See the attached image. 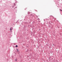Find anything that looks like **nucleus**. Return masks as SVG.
<instances>
[{"mask_svg": "<svg viewBox=\"0 0 62 62\" xmlns=\"http://www.w3.org/2000/svg\"><path fill=\"white\" fill-rule=\"evenodd\" d=\"M14 5L15 7V6H16V7H17V4H16L15 3L14 4Z\"/></svg>", "mask_w": 62, "mask_h": 62, "instance_id": "obj_1", "label": "nucleus"}, {"mask_svg": "<svg viewBox=\"0 0 62 62\" xmlns=\"http://www.w3.org/2000/svg\"><path fill=\"white\" fill-rule=\"evenodd\" d=\"M10 30H12V28H11L10 29Z\"/></svg>", "mask_w": 62, "mask_h": 62, "instance_id": "obj_2", "label": "nucleus"}, {"mask_svg": "<svg viewBox=\"0 0 62 62\" xmlns=\"http://www.w3.org/2000/svg\"><path fill=\"white\" fill-rule=\"evenodd\" d=\"M18 47V46L17 45H16V47Z\"/></svg>", "mask_w": 62, "mask_h": 62, "instance_id": "obj_3", "label": "nucleus"}, {"mask_svg": "<svg viewBox=\"0 0 62 62\" xmlns=\"http://www.w3.org/2000/svg\"><path fill=\"white\" fill-rule=\"evenodd\" d=\"M16 61H17V60L16 59Z\"/></svg>", "mask_w": 62, "mask_h": 62, "instance_id": "obj_4", "label": "nucleus"}, {"mask_svg": "<svg viewBox=\"0 0 62 62\" xmlns=\"http://www.w3.org/2000/svg\"><path fill=\"white\" fill-rule=\"evenodd\" d=\"M60 11H62V10L60 9Z\"/></svg>", "mask_w": 62, "mask_h": 62, "instance_id": "obj_5", "label": "nucleus"}, {"mask_svg": "<svg viewBox=\"0 0 62 62\" xmlns=\"http://www.w3.org/2000/svg\"><path fill=\"white\" fill-rule=\"evenodd\" d=\"M22 18H23V16H22Z\"/></svg>", "mask_w": 62, "mask_h": 62, "instance_id": "obj_6", "label": "nucleus"}, {"mask_svg": "<svg viewBox=\"0 0 62 62\" xmlns=\"http://www.w3.org/2000/svg\"><path fill=\"white\" fill-rule=\"evenodd\" d=\"M18 22V21H17V22H16V23H17V22Z\"/></svg>", "mask_w": 62, "mask_h": 62, "instance_id": "obj_7", "label": "nucleus"}, {"mask_svg": "<svg viewBox=\"0 0 62 62\" xmlns=\"http://www.w3.org/2000/svg\"><path fill=\"white\" fill-rule=\"evenodd\" d=\"M16 50H17V51H18V50L17 49Z\"/></svg>", "mask_w": 62, "mask_h": 62, "instance_id": "obj_8", "label": "nucleus"}, {"mask_svg": "<svg viewBox=\"0 0 62 62\" xmlns=\"http://www.w3.org/2000/svg\"><path fill=\"white\" fill-rule=\"evenodd\" d=\"M15 8H17V7H15Z\"/></svg>", "mask_w": 62, "mask_h": 62, "instance_id": "obj_9", "label": "nucleus"}, {"mask_svg": "<svg viewBox=\"0 0 62 62\" xmlns=\"http://www.w3.org/2000/svg\"><path fill=\"white\" fill-rule=\"evenodd\" d=\"M13 6V7H14V6Z\"/></svg>", "mask_w": 62, "mask_h": 62, "instance_id": "obj_10", "label": "nucleus"}]
</instances>
